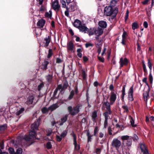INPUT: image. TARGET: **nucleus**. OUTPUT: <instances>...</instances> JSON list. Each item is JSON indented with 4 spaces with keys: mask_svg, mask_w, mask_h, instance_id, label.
<instances>
[{
    "mask_svg": "<svg viewBox=\"0 0 154 154\" xmlns=\"http://www.w3.org/2000/svg\"><path fill=\"white\" fill-rule=\"evenodd\" d=\"M39 122L40 120H37L31 125V128L32 130L30 131L29 132V136H25L24 139L25 140L28 141L32 142L35 139H38L36 137L37 134L34 130L38 128L39 125Z\"/></svg>",
    "mask_w": 154,
    "mask_h": 154,
    "instance_id": "1",
    "label": "nucleus"
},
{
    "mask_svg": "<svg viewBox=\"0 0 154 154\" xmlns=\"http://www.w3.org/2000/svg\"><path fill=\"white\" fill-rule=\"evenodd\" d=\"M118 11V8H114L110 6L106 7L104 10V12L105 14L107 16H112V17H115Z\"/></svg>",
    "mask_w": 154,
    "mask_h": 154,
    "instance_id": "2",
    "label": "nucleus"
},
{
    "mask_svg": "<svg viewBox=\"0 0 154 154\" xmlns=\"http://www.w3.org/2000/svg\"><path fill=\"white\" fill-rule=\"evenodd\" d=\"M103 33V29L98 27L97 28H91L88 34L90 36L95 34L97 36H99L102 34Z\"/></svg>",
    "mask_w": 154,
    "mask_h": 154,
    "instance_id": "3",
    "label": "nucleus"
},
{
    "mask_svg": "<svg viewBox=\"0 0 154 154\" xmlns=\"http://www.w3.org/2000/svg\"><path fill=\"white\" fill-rule=\"evenodd\" d=\"M80 106L78 105L72 108V106H69L68 108V110L71 115L74 116L79 112Z\"/></svg>",
    "mask_w": 154,
    "mask_h": 154,
    "instance_id": "4",
    "label": "nucleus"
},
{
    "mask_svg": "<svg viewBox=\"0 0 154 154\" xmlns=\"http://www.w3.org/2000/svg\"><path fill=\"white\" fill-rule=\"evenodd\" d=\"M121 141L117 138L114 139L112 142V146L118 149L121 146Z\"/></svg>",
    "mask_w": 154,
    "mask_h": 154,
    "instance_id": "5",
    "label": "nucleus"
},
{
    "mask_svg": "<svg viewBox=\"0 0 154 154\" xmlns=\"http://www.w3.org/2000/svg\"><path fill=\"white\" fill-rule=\"evenodd\" d=\"M67 50L68 51H71L74 53L75 51V48L74 46V44L71 41L69 42L67 44Z\"/></svg>",
    "mask_w": 154,
    "mask_h": 154,
    "instance_id": "6",
    "label": "nucleus"
},
{
    "mask_svg": "<svg viewBox=\"0 0 154 154\" xmlns=\"http://www.w3.org/2000/svg\"><path fill=\"white\" fill-rule=\"evenodd\" d=\"M116 99V95L113 91H112L110 94V101L111 105L113 104Z\"/></svg>",
    "mask_w": 154,
    "mask_h": 154,
    "instance_id": "7",
    "label": "nucleus"
},
{
    "mask_svg": "<svg viewBox=\"0 0 154 154\" xmlns=\"http://www.w3.org/2000/svg\"><path fill=\"white\" fill-rule=\"evenodd\" d=\"M119 63L120 64V67L121 68L123 66H126L127 65L128 63V60L125 58H123L122 57H121L120 59Z\"/></svg>",
    "mask_w": 154,
    "mask_h": 154,
    "instance_id": "8",
    "label": "nucleus"
},
{
    "mask_svg": "<svg viewBox=\"0 0 154 154\" xmlns=\"http://www.w3.org/2000/svg\"><path fill=\"white\" fill-rule=\"evenodd\" d=\"M133 92V86H132L130 88L128 93V99L129 101H132L134 100Z\"/></svg>",
    "mask_w": 154,
    "mask_h": 154,
    "instance_id": "9",
    "label": "nucleus"
},
{
    "mask_svg": "<svg viewBox=\"0 0 154 154\" xmlns=\"http://www.w3.org/2000/svg\"><path fill=\"white\" fill-rule=\"evenodd\" d=\"M52 8L55 11H58L60 8V5L59 4L57 0H55L53 2L52 4Z\"/></svg>",
    "mask_w": 154,
    "mask_h": 154,
    "instance_id": "10",
    "label": "nucleus"
},
{
    "mask_svg": "<svg viewBox=\"0 0 154 154\" xmlns=\"http://www.w3.org/2000/svg\"><path fill=\"white\" fill-rule=\"evenodd\" d=\"M72 136L73 138V144L75 146V149L78 150L79 149V146L77 144L76 142V138L75 135L73 133L72 134Z\"/></svg>",
    "mask_w": 154,
    "mask_h": 154,
    "instance_id": "11",
    "label": "nucleus"
},
{
    "mask_svg": "<svg viewBox=\"0 0 154 154\" xmlns=\"http://www.w3.org/2000/svg\"><path fill=\"white\" fill-rule=\"evenodd\" d=\"M140 148L141 152L143 153V154H149L147 148L144 144H140Z\"/></svg>",
    "mask_w": 154,
    "mask_h": 154,
    "instance_id": "12",
    "label": "nucleus"
},
{
    "mask_svg": "<svg viewBox=\"0 0 154 154\" xmlns=\"http://www.w3.org/2000/svg\"><path fill=\"white\" fill-rule=\"evenodd\" d=\"M111 105L110 102L109 103L107 101L106 102H104L103 103V105H104L106 106V108L108 111L109 112V115L111 114L112 113L110 108V105Z\"/></svg>",
    "mask_w": 154,
    "mask_h": 154,
    "instance_id": "13",
    "label": "nucleus"
},
{
    "mask_svg": "<svg viewBox=\"0 0 154 154\" xmlns=\"http://www.w3.org/2000/svg\"><path fill=\"white\" fill-rule=\"evenodd\" d=\"M45 21L43 19L39 20L37 23V25L39 28L43 27L45 23Z\"/></svg>",
    "mask_w": 154,
    "mask_h": 154,
    "instance_id": "14",
    "label": "nucleus"
},
{
    "mask_svg": "<svg viewBox=\"0 0 154 154\" xmlns=\"http://www.w3.org/2000/svg\"><path fill=\"white\" fill-rule=\"evenodd\" d=\"M79 29L80 31L84 32L85 33H86L88 30V29L84 25H81L79 28Z\"/></svg>",
    "mask_w": 154,
    "mask_h": 154,
    "instance_id": "15",
    "label": "nucleus"
},
{
    "mask_svg": "<svg viewBox=\"0 0 154 154\" xmlns=\"http://www.w3.org/2000/svg\"><path fill=\"white\" fill-rule=\"evenodd\" d=\"M25 109L23 108H19L14 112L17 116H19L24 111Z\"/></svg>",
    "mask_w": 154,
    "mask_h": 154,
    "instance_id": "16",
    "label": "nucleus"
},
{
    "mask_svg": "<svg viewBox=\"0 0 154 154\" xmlns=\"http://www.w3.org/2000/svg\"><path fill=\"white\" fill-rule=\"evenodd\" d=\"M99 26L102 28H105L107 26V23L106 21H100L98 23Z\"/></svg>",
    "mask_w": 154,
    "mask_h": 154,
    "instance_id": "17",
    "label": "nucleus"
},
{
    "mask_svg": "<svg viewBox=\"0 0 154 154\" xmlns=\"http://www.w3.org/2000/svg\"><path fill=\"white\" fill-rule=\"evenodd\" d=\"M73 25L75 27L79 28L81 25V22L79 20L76 19L75 20Z\"/></svg>",
    "mask_w": 154,
    "mask_h": 154,
    "instance_id": "18",
    "label": "nucleus"
},
{
    "mask_svg": "<svg viewBox=\"0 0 154 154\" xmlns=\"http://www.w3.org/2000/svg\"><path fill=\"white\" fill-rule=\"evenodd\" d=\"M143 96L144 100L146 102L149 98V91H145L143 93Z\"/></svg>",
    "mask_w": 154,
    "mask_h": 154,
    "instance_id": "19",
    "label": "nucleus"
},
{
    "mask_svg": "<svg viewBox=\"0 0 154 154\" xmlns=\"http://www.w3.org/2000/svg\"><path fill=\"white\" fill-rule=\"evenodd\" d=\"M51 38L50 36H48L44 39V41H45V47H47L48 46L50 42Z\"/></svg>",
    "mask_w": 154,
    "mask_h": 154,
    "instance_id": "20",
    "label": "nucleus"
},
{
    "mask_svg": "<svg viewBox=\"0 0 154 154\" xmlns=\"http://www.w3.org/2000/svg\"><path fill=\"white\" fill-rule=\"evenodd\" d=\"M34 97L33 96L31 95L29 96L27 99L26 103L27 104H31L33 102V100L34 99Z\"/></svg>",
    "mask_w": 154,
    "mask_h": 154,
    "instance_id": "21",
    "label": "nucleus"
},
{
    "mask_svg": "<svg viewBox=\"0 0 154 154\" xmlns=\"http://www.w3.org/2000/svg\"><path fill=\"white\" fill-rule=\"evenodd\" d=\"M67 115H65L61 119L60 122V123L59 124L60 125H62L65 122L67 119Z\"/></svg>",
    "mask_w": 154,
    "mask_h": 154,
    "instance_id": "22",
    "label": "nucleus"
},
{
    "mask_svg": "<svg viewBox=\"0 0 154 154\" xmlns=\"http://www.w3.org/2000/svg\"><path fill=\"white\" fill-rule=\"evenodd\" d=\"M119 1V0H111L110 2V5L109 6H111L112 7H115Z\"/></svg>",
    "mask_w": 154,
    "mask_h": 154,
    "instance_id": "23",
    "label": "nucleus"
},
{
    "mask_svg": "<svg viewBox=\"0 0 154 154\" xmlns=\"http://www.w3.org/2000/svg\"><path fill=\"white\" fill-rule=\"evenodd\" d=\"M58 107V106L57 105V104H54L50 106L49 107V109L50 111H52L56 109Z\"/></svg>",
    "mask_w": 154,
    "mask_h": 154,
    "instance_id": "24",
    "label": "nucleus"
},
{
    "mask_svg": "<svg viewBox=\"0 0 154 154\" xmlns=\"http://www.w3.org/2000/svg\"><path fill=\"white\" fill-rule=\"evenodd\" d=\"M46 78L48 82L51 83L53 75H52L49 74L46 76Z\"/></svg>",
    "mask_w": 154,
    "mask_h": 154,
    "instance_id": "25",
    "label": "nucleus"
},
{
    "mask_svg": "<svg viewBox=\"0 0 154 154\" xmlns=\"http://www.w3.org/2000/svg\"><path fill=\"white\" fill-rule=\"evenodd\" d=\"M87 136L88 137V142H89L91 141L92 137L93 135L91 134L89 132H88L87 133Z\"/></svg>",
    "mask_w": 154,
    "mask_h": 154,
    "instance_id": "26",
    "label": "nucleus"
},
{
    "mask_svg": "<svg viewBox=\"0 0 154 154\" xmlns=\"http://www.w3.org/2000/svg\"><path fill=\"white\" fill-rule=\"evenodd\" d=\"M131 137L128 135L122 136L121 137V139L122 140H130Z\"/></svg>",
    "mask_w": 154,
    "mask_h": 154,
    "instance_id": "27",
    "label": "nucleus"
},
{
    "mask_svg": "<svg viewBox=\"0 0 154 154\" xmlns=\"http://www.w3.org/2000/svg\"><path fill=\"white\" fill-rule=\"evenodd\" d=\"M48 64V62L46 61H44V64H42V69L46 70L47 69V66Z\"/></svg>",
    "mask_w": 154,
    "mask_h": 154,
    "instance_id": "28",
    "label": "nucleus"
},
{
    "mask_svg": "<svg viewBox=\"0 0 154 154\" xmlns=\"http://www.w3.org/2000/svg\"><path fill=\"white\" fill-rule=\"evenodd\" d=\"M70 5V8L72 11H74L75 8H76V4L75 2H73L72 4Z\"/></svg>",
    "mask_w": 154,
    "mask_h": 154,
    "instance_id": "29",
    "label": "nucleus"
},
{
    "mask_svg": "<svg viewBox=\"0 0 154 154\" xmlns=\"http://www.w3.org/2000/svg\"><path fill=\"white\" fill-rule=\"evenodd\" d=\"M45 16L46 17L49 18H51L52 16V12L50 10L48 12H47L45 14Z\"/></svg>",
    "mask_w": 154,
    "mask_h": 154,
    "instance_id": "30",
    "label": "nucleus"
},
{
    "mask_svg": "<svg viewBox=\"0 0 154 154\" xmlns=\"http://www.w3.org/2000/svg\"><path fill=\"white\" fill-rule=\"evenodd\" d=\"M130 140H131L132 139H133L134 141H137L138 138L137 137V136L136 135L134 134V135L133 137H131V138H130Z\"/></svg>",
    "mask_w": 154,
    "mask_h": 154,
    "instance_id": "31",
    "label": "nucleus"
},
{
    "mask_svg": "<svg viewBox=\"0 0 154 154\" xmlns=\"http://www.w3.org/2000/svg\"><path fill=\"white\" fill-rule=\"evenodd\" d=\"M99 131L98 127L97 126L95 127L94 132V135L95 136L97 134Z\"/></svg>",
    "mask_w": 154,
    "mask_h": 154,
    "instance_id": "32",
    "label": "nucleus"
},
{
    "mask_svg": "<svg viewBox=\"0 0 154 154\" xmlns=\"http://www.w3.org/2000/svg\"><path fill=\"white\" fill-rule=\"evenodd\" d=\"M74 92L73 90H72L71 91L70 93V94L69 95V97H68V99L69 100H71L72 97H73V96H74Z\"/></svg>",
    "mask_w": 154,
    "mask_h": 154,
    "instance_id": "33",
    "label": "nucleus"
},
{
    "mask_svg": "<svg viewBox=\"0 0 154 154\" xmlns=\"http://www.w3.org/2000/svg\"><path fill=\"white\" fill-rule=\"evenodd\" d=\"M42 111L43 113H45L47 112L50 110L49 109V108H47L46 107H44L42 109Z\"/></svg>",
    "mask_w": 154,
    "mask_h": 154,
    "instance_id": "34",
    "label": "nucleus"
},
{
    "mask_svg": "<svg viewBox=\"0 0 154 154\" xmlns=\"http://www.w3.org/2000/svg\"><path fill=\"white\" fill-rule=\"evenodd\" d=\"M60 2L62 4V7L63 8H66V3L64 0H60Z\"/></svg>",
    "mask_w": 154,
    "mask_h": 154,
    "instance_id": "35",
    "label": "nucleus"
},
{
    "mask_svg": "<svg viewBox=\"0 0 154 154\" xmlns=\"http://www.w3.org/2000/svg\"><path fill=\"white\" fill-rule=\"evenodd\" d=\"M23 150L21 148H19L17 150L16 152H15V154H22Z\"/></svg>",
    "mask_w": 154,
    "mask_h": 154,
    "instance_id": "36",
    "label": "nucleus"
},
{
    "mask_svg": "<svg viewBox=\"0 0 154 154\" xmlns=\"http://www.w3.org/2000/svg\"><path fill=\"white\" fill-rule=\"evenodd\" d=\"M130 122L131 126L133 127H136V125L134 124V122L132 117H131V120H130Z\"/></svg>",
    "mask_w": 154,
    "mask_h": 154,
    "instance_id": "37",
    "label": "nucleus"
},
{
    "mask_svg": "<svg viewBox=\"0 0 154 154\" xmlns=\"http://www.w3.org/2000/svg\"><path fill=\"white\" fill-rule=\"evenodd\" d=\"M138 27V25L136 23H134L132 25V29L133 30H134L137 29Z\"/></svg>",
    "mask_w": 154,
    "mask_h": 154,
    "instance_id": "38",
    "label": "nucleus"
},
{
    "mask_svg": "<svg viewBox=\"0 0 154 154\" xmlns=\"http://www.w3.org/2000/svg\"><path fill=\"white\" fill-rule=\"evenodd\" d=\"M97 42H98V43L97 44V45H99L100 44V43L101 42V40L100 39L99 36H96L95 37Z\"/></svg>",
    "mask_w": 154,
    "mask_h": 154,
    "instance_id": "39",
    "label": "nucleus"
},
{
    "mask_svg": "<svg viewBox=\"0 0 154 154\" xmlns=\"http://www.w3.org/2000/svg\"><path fill=\"white\" fill-rule=\"evenodd\" d=\"M148 66L150 69V72L151 71L152 69V64L150 60H149L148 62Z\"/></svg>",
    "mask_w": 154,
    "mask_h": 154,
    "instance_id": "40",
    "label": "nucleus"
},
{
    "mask_svg": "<svg viewBox=\"0 0 154 154\" xmlns=\"http://www.w3.org/2000/svg\"><path fill=\"white\" fill-rule=\"evenodd\" d=\"M47 136H50L51 134L52 131L51 129H48L47 130Z\"/></svg>",
    "mask_w": 154,
    "mask_h": 154,
    "instance_id": "41",
    "label": "nucleus"
},
{
    "mask_svg": "<svg viewBox=\"0 0 154 154\" xmlns=\"http://www.w3.org/2000/svg\"><path fill=\"white\" fill-rule=\"evenodd\" d=\"M97 117V112L94 111L92 113V117L93 119V121H94L96 118Z\"/></svg>",
    "mask_w": 154,
    "mask_h": 154,
    "instance_id": "42",
    "label": "nucleus"
},
{
    "mask_svg": "<svg viewBox=\"0 0 154 154\" xmlns=\"http://www.w3.org/2000/svg\"><path fill=\"white\" fill-rule=\"evenodd\" d=\"M143 71L145 73L144 74H146L147 73V71L146 69V66L145 64L144 63H143Z\"/></svg>",
    "mask_w": 154,
    "mask_h": 154,
    "instance_id": "43",
    "label": "nucleus"
},
{
    "mask_svg": "<svg viewBox=\"0 0 154 154\" xmlns=\"http://www.w3.org/2000/svg\"><path fill=\"white\" fill-rule=\"evenodd\" d=\"M67 133V131L65 130L61 134V137L63 138H64L66 135Z\"/></svg>",
    "mask_w": 154,
    "mask_h": 154,
    "instance_id": "44",
    "label": "nucleus"
},
{
    "mask_svg": "<svg viewBox=\"0 0 154 154\" xmlns=\"http://www.w3.org/2000/svg\"><path fill=\"white\" fill-rule=\"evenodd\" d=\"M9 152L10 154H15V152L14 149L11 148H10L8 149Z\"/></svg>",
    "mask_w": 154,
    "mask_h": 154,
    "instance_id": "45",
    "label": "nucleus"
},
{
    "mask_svg": "<svg viewBox=\"0 0 154 154\" xmlns=\"http://www.w3.org/2000/svg\"><path fill=\"white\" fill-rule=\"evenodd\" d=\"M62 88V85H58L57 87V88H56V90L54 91V93H57L58 90H61Z\"/></svg>",
    "mask_w": 154,
    "mask_h": 154,
    "instance_id": "46",
    "label": "nucleus"
},
{
    "mask_svg": "<svg viewBox=\"0 0 154 154\" xmlns=\"http://www.w3.org/2000/svg\"><path fill=\"white\" fill-rule=\"evenodd\" d=\"M52 54V50L51 49H49L48 51V58H50Z\"/></svg>",
    "mask_w": 154,
    "mask_h": 154,
    "instance_id": "47",
    "label": "nucleus"
},
{
    "mask_svg": "<svg viewBox=\"0 0 154 154\" xmlns=\"http://www.w3.org/2000/svg\"><path fill=\"white\" fill-rule=\"evenodd\" d=\"M108 114H109V112H106L103 114V115L105 116V119L106 120H108Z\"/></svg>",
    "mask_w": 154,
    "mask_h": 154,
    "instance_id": "48",
    "label": "nucleus"
},
{
    "mask_svg": "<svg viewBox=\"0 0 154 154\" xmlns=\"http://www.w3.org/2000/svg\"><path fill=\"white\" fill-rule=\"evenodd\" d=\"M149 79L150 82H152L153 81V77L152 75L151 72H150L149 75Z\"/></svg>",
    "mask_w": 154,
    "mask_h": 154,
    "instance_id": "49",
    "label": "nucleus"
},
{
    "mask_svg": "<svg viewBox=\"0 0 154 154\" xmlns=\"http://www.w3.org/2000/svg\"><path fill=\"white\" fill-rule=\"evenodd\" d=\"M44 85V84L43 83H41L38 85V90L40 91L41 88H42Z\"/></svg>",
    "mask_w": 154,
    "mask_h": 154,
    "instance_id": "50",
    "label": "nucleus"
},
{
    "mask_svg": "<svg viewBox=\"0 0 154 154\" xmlns=\"http://www.w3.org/2000/svg\"><path fill=\"white\" fill-rule=\"evenodd\" d=\"M129 11H128V10L126 12L125 15V21H126L127 19H128V16H129Z\"/></svg>",
    "mask_w": 154,
    "mask_h": 154,
    "instance_id": "51",
    "label": "nucleus"
},
{
    "mask_svg": "<svg viewBox=\"0 0 154 154\" xmlns=\"http://www.w3.org/2000/svg\"><path fill=\"white\" fill-rule=\"evenodd\" d=\"M46 147L48 149H50L51 148L52 145L50 142H48L46 144Z\"/></svg>",
    "mask_w": 154,
    "mask_h": 154,
    "instance_id": "52",
    "label": "nucleus"
},
{
    "mask_svg": "<svg viewBox=\"0 0 154 154\" xmlns=\"http://www.w3.org/2000/svg\"><path fill=\"white\" fill-rule=\"evenodd\" d=\"M6 128V126L5 125H3L0 126V131L5 130Z\"/></svg>",
    "mask_w": 154,
    "mask_h": 154,
    "instance_id": "53",
    "label": "nucleus"
},
{
    "mask_svg": "<svg viewBox=\"0 0 154 154\" xmlns=\"http://www.w3.org/2000/svg\"><path fill=\"white\" fill-rule=\"evenodd\" d=\"M66 11H65V14L66 16L68 17L69 16V11H68V8L66 7Z\"/></svg>",
    "mask_w": 154,
    "mask_h": 154,
    "instance_id": "54",
    "label": "nucleus"
},
{
    "mask_svg": "<svg viewBox=\"0 0 154 154\" xmlns=\"http://www.w3.org/2000/svg\"><path fill=\"white\" fill-rule=\"evenodd\" d=\"M63 138L61 137V135L60 136H56V139L59 142Z\"/></svg>",
    "mask_w": 154,
    "mask_h": 154,
    "instance_id": "55",
    "label": "nucleus"
},
{
    "mask_svg": "<svg viewBox=\"0 0 154 154\" xmlns=\"http://www.w3.org/2000/svg\"><path fill=\"white\" fill-rule=\"evenodd\" d=\"M122 108L125 109L126 112H128V107L127 106L124 105L122 106Z\"/></svg>",
    "mask_w": 154,
    "mask_h": 154,
    "instance_id": "56",
    "label": "nucleus"
},
{
    "mask_svg": "<svg viewBox=\"0 0 154 154\" xmlns=\"http://www.w3.org/2000/svg\"><path fill=\"white\" fill-rule=\"evenodd\" d=\"M82 75L83 77V79H84L86 77V73L84 70H83L82 72Z\"/></svg>",
    "mask_w": 154,
    "mask_h": 154,
    "instance_id": "57",
    "label": "nucleus"
},
{
    "mask_svg": "<svg viewBox=\"0 0 154 154\" xmlns=\"http://www.w3.org/2000/svg\"><path fill=\"white\" fill-rule=\"evenodd\" d=\"M126 144L128 146H130L132 144V141L131 140H128L127 141Z\"/></svg>",
    "mask_w": 154,
    "mask_h": 154,
    "instance_id": "58",
    "label": "nucleus"
},
{
    "mask_svg": "<svg viewBox=\"0 0 154 154\" xmlns=\"http://www.w3.org/2000/svg\"><path fill=\"white\" fill-rule=\"evenodd\" d=\"M108 132L109 134L110 135H112V131L111 129V128L109 127L108 128Z\"/></svg>",
    "mask_w": 154,
    "mask_h": 154,
    "instance_id": "59",
    "label": "nucleus"
},
{
    "mask_svg": "<svg viewBox=\"0 0 154 154\" xmlns=\"http://www.w3.org/2000/svg\"><path fill=\"white\" fill-rule=\"evenodd\" d=\"M93 46V44L91 43H87L85 44V47L87 48L89 47L92 46Z\"/></svg>",
    "mask_w": 154,
    "mask_h": 154,
    "instance_id": "60",
    "label": "nucleus"
},
{
    "mask_svg": "<svg viewBox=\"0 0 154 154\" xmlns=\"http://www.w3.org/2000/svg\"><path fill=\"white\" fill-rule=\"evenodd\" d=\"M143 25L145 28H147L148 26V24L146 21H145L143 23Z\"/></svg>",
    "mask_w": 154,
    "mask_h": 154,
    "instance_id": "61",
    "label": "nucleus"
},
{
    "mask_svg": "<svg viewBox=\"0 0 154 154\" xmlns=\"http://www.w3.org/2000/svg\"><path fill=\"white\" fill-rule=\"evenodd\" d=\"M126 33L125 32H124L122 35V39H126Z\"/></svg>",
    "mask_w": 154,
    "mask_h": 154,
    "instance_id": "62",
    "label": "nucleus"
},
{
    "mask_svg": "<svg viewBox=\"0 0 154 154\" xmlns=\"http://www.w3.org/2000/svg\"><path fill=\"white\" fill-rule=\"evenodd\" d=\"M149 0H144L142 2V4L143 5H146L148 3Z\"/></svg>",
    "mask_w": 154,
    "mask_h": 154,
    "instance_id": "63",
    "label": "nucleus"
},
{
    "mask_svg": "<svg viewBox=\"0 0 154 154\" xmlns=\"http://www.w3.org/2000/svg\"><path fill=\"white\" fill-rule=\"evenodd\" d=\"M108 120H105L104 122V128H106L107 125L108 124L107 122Z\"/></svg>",
    "mask_w": 154,
    "mask_h": 154,
    "instance_id": "64",
    "label": "nucleus"
}]
</instances>
